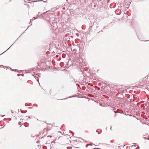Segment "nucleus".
<instances>
[{"label":"nucleus","mask_w":149,"mask_h":149,"mask_svg":"<svg viewBox=\"0 0 149 149\" xmlns=\"http://www.w3.org/2000/svg\"><path fill=\"white\" fill-rule=\"evenodd\" d=\"M48 130L47 129H45L43 130V134L45 135V134H48Z\"/></svg>","instance_id":"nucleus-1"},{"label":"nucleus","mask_w":149,"mask_h":149,"mask_svg":"<svg viewBox=\"0 0 149 149\" xmlns=\"http://www.w3.org/2000/svg\"><path fill=\"white\" fill-rule=\"evenodd\" d=\"M136 149H139V146H137V147L136 148Z\"/></svg>","instance_id":"nucleus-2"},{"label":"nucleus","mask_w":149,"mask_h":149,"mask_svg":"<svg viewBox=\"0 0 149 149\" xmlns=\"http://www.w3.org/2000/svg\"><path fill=\"white\" fill-rule=\"evenodd\" d=\"M22 123H21V122H19V125H21V124Z\"/></svg>","instance_id":"nucleus-3"},{"label":"nucleus","mask_w":149,"mask_h":149,"mask_svg":"<svg viewBox=\"0 0 149 149\" xmlns=\"http://www.w3.org/2000/svg\"><path fill=\"white\" fill-rule=\"evenodd\" d=\"M117 113V111H115V113Z\"/></svg>","instance_id":"nucleus-4"},{"label":"nucleus","mask_w":149,"mask_h":149,"mask_svg":"<svg viewBox=\"0 0 149 149\" xmlns=\"http://www.w3.org/2000/svg\"><path fill=\"white\" fill-rule=\"evenodd\" d=\"M50 137H52V136H50Z\"/></svg>","instance_id":"nucleus-5"},{"label":"nucleus","mask_w":149,"mask_h":149,"mask_svg":"<svg viewBox=\"0 0 149 149\" xmlns=\"http://www.w3.org/2000/svg\"><path fill=\"white\" fill-rule=\"evenodd\" d=\"M47 136L49 137V136Z\"/></svg>","instance_id":"nucleus-6"}]
</instances>
